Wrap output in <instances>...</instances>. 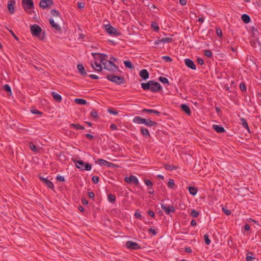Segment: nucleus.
I'll return each mask as SVG.
<instances>
[{
  "mask_svg": "<svg viewBox=\"0 0 261 261\" xmlns=\"http://www.w3.org/2000/svg\"><path fill=\"white\" fill-rule=\"evenodd\" d=\"M222 211L227 216H229L231 214V211L225 207H223Z\"/></svg>",
  "mask_w": 261,
  "mask_h": 261,
  "instance_id": "obj_49",
  "label": "nucleus"
},
{
  "mask_svg": "<svg viewBox=\"0 0 261 261\" xmlns=\"http://www.w3.org/2000/svg\"><path fill=\"white\" fill-rule=\"evenodd\" d=\"M108 161L103 160V159H98L96 161V163H97L100 166L105 165L106 166L107 164Z\"/></svg>",
  "mask_w": 261,
  "mask_h": 261,
  "instance_id": "obj_35",
  "label": "nucleus"
},
{
  "mask_svg": "<svg viewBox=\"0 0 261 261\" xmlns=\"http://www.w3.org/2000/svg\"><path fill=\"white\" fill-rule=\"evenodd\" d=\"M51 95L54 99L57 102H60L62 101L61 96L55 92H51Z\"/></svg>",
  "mask_w": 261,
  "mask_h": 261,
  "instance_id": "obj_23",
  "label": "nucleus"
},
{
  "mask_svg": "<svg viewBox=\"0 0 261 261\" xmlns=\"http://www.w3.org/2000/svg\"><path fill=\"white\" fill-rule=\"evenodd\" d=\"M141 87L144 90H150L155 93L159 92L162 88L160 83L153 81H149L147 83H142Z\"/></svg>",
  "mask_w": 261,
  "mask_h": 261,
  "instance_id": "obj_1",
  "label": "nucleus"
},
{
  "mask_svg": "<svg viewBox=\"0 0 261 261\" xmlns=\"http://www.w3.org/2000/svg\"><path fill=\"white\" fill-rule=\"evenodd\" d=\"M151 28L155 31H158L159 30V27L158 26V24L154 22H153L151 24Z\"/></svg>",
  "mask_w": 261,
  "mask_h": 261,
  "instance_id": "obj_43",
  "label": "nucleus"
},
{
  "mask_svg": "<svg viewBox=\"0 0 261 261\" xmlns=\"http://www.w3.org/2000/svg\"><path fill=\"white\" fill-rule=\"evenodd\" d=\"M30 30L33 36L38 37L42 31V29L37 24H34L30 27Z\"/></svg>",
  "mask_w": 261,
  "mask_h": 261,
  "instance_id": "obj_7",
  "label": "nucleus"
},
{
  "mask_svg": "<svg viewBox=\"0 0 261 261\" xmlns=\"http://www.w3.org/2000/svg\"><path fill=\"white\" fill-rule=\"evenodd\" d=\"M107 79L110 81L116 83L118 85H121L125 83V80L123 76L110 74L107 76Z\"/></svg>",
  "mask_w": 261,
  "mask_h": 261,
  "instance_id": "obj_2",
  "label": "nucleus"
},
{
  "mask_svg": "<svg viewBox=\"0 0 261 261\" xmlns=\"http://www.w3.org/2000/svg\"><path fill=\"white\" fill-rule=\"evenodd\" d=\"M133 122L139 124H144L146 122V119L141 118L139 116L135 117L133 120Z\"/></svg>",
  "mask_w": 261,
  "mask_h": 261,
  "instance_id": "obj_20",
  "label": "nucleus"
},
{
  "mask_svg": "<svg viewBox=\"0 0 261 261\" xmlns=\"http://www.w3.org/2000/svg\"><path fill=\"white\" fill-rule=\"evenodd\" d=\"M255 258L254 257L252 256V252H248L247 254L246 259L247 261H253V259Z\"/></svg>",
  "mask_w": 261,
  "mask_h": 261,
  "instance_id": "obj_32",
  "label": "nucleus"
},
{
  "mask_svg": "<svg viewBox=\"0 0 261 261\" xmlns=\"http://www.w3.org/2000/svg\"><path fill=\"white\" fill-rule=\"evenodd\" d=\"M139 75L143 80H146L149 77V73L146 69L141 70Z\"/></svg>",
  "mask_w": 261,
  "mask_h": 261,
  "instance_id": "obj_19",
  "label": "nucleus"
},
{
  "mask_svg": "<svg viewBox=\"0 0 261 261\" xmlns=\"http://www.w3.org/2000/svg\"><path fill=\"white\" fill-rule=\"evenodd\" d=\"M124 180L127 183L133 182L136 186H138L139 184L137 178L134 175H130L129 177H125L124 178Z\"/></svg>",
  "mask_w": 261,
  "mask_h": 261,
  "instance_id": "obj_11",
  "label": "nucleus"
},
{
  "mask_svg": "<svg viewBox=\"0 0 261 261\" xmlns=\"http://www.w3.org/2000/svg\"><path fill=\"white\" fill-rule=\"evenodd\" d=\"M216 32L218 36L220 38H222L223 36V33L221 30L219 28L217 27L216 28Z\"/></svg>",
  "mask_w": 261,
  "mask_h": 261,
  "instance_id": "obj_42",
  "label": "nucleus"
},
{
  "mask_svg": "<svg viewBox=\"0 0 261 261\" xmlns=\"http://www.w3.org/2000/svg\"><path fill=\"white\" fill-rule=\"evenodd\" d=\"M108 112L109 113L112 114L114 115H117L118 114V112L117 111H116L115 109L112 108H109L108 109Z\"/></svg>",
  "mask_w": 261,
  "mask_h": 261,
  "instance_id": "obj_39",
  "label": "nucleus"
},
{
  "mask_svg": "<svg viewBox=\"0 0 261 261\" xmlns=\"http://www.w3.org/2000/svg\"><path fill=\"white\" fill-rule=\"evenodd\" d=\"M189 191L192 195H195L197 192V189L194 187H189Z\"/></svg>",
  "mask_w": 261,
  "mask_h": 261,
  "instance_id": "obj_31",
  "label": "nucleus"
},
{
  "mask_svg": "<svg viewBox=\"0 0 261 261\" xmlns=\"http://www.w3.org/2000/svg\"><path fill=\"white\" fill-rule=\"evenodd\" d=\"M49 23L50 25L57 31L60 32L61 31V28L59 24L55 23L53 19H49Z\"/></svg>",
  "mask_w": 261,
  "mask_h": 261,
  "instance_id": "obj_17",
  "label": "nucleus"
},
{
  "mask_svg": "<svg viewBox=\"0 0 261 261\" xmlns=\"http://www.w3.org/2000/svg\"><path fill=\"white\" fill-rule=\"evenodd\" d=\"M91 66L93 69L97 72H100L102 70L101 64H99L97 61H95L94 63H91Z\"/></svg>",
  "mask_w": 261,
  "mask_h": 261,
  "instance_id": "obj_16",
  "label": "nucleus"
},
{
  "mask_svg": "<svg viewBox=\"0 0 261 261\" xmlns=\"http://www.w3.org/2000/svg\"><path fill=\"white\" fill-rule=\"evenodd\" d=\"M148 232L150 233H152L153 236H155L156 234L155 230L152 228H150L148 229Z\"/></svg>",
  "mask_w": 261,
  "mask_h": 261,
  "instance_id": "obj_55",
  "label": "nucleus"
},
{
  "mask_svg": "<svg viewBox=\"0 0 261 261\" xmlns=\"http://www.w3.org/2000/svg\"><path fill=\"white\" fill-rule=\"evenodd\" d=\"M92 55L93 57L95 59H99L100 63H103L105 61H108L107 59L108 55L105 54L92 53Z\"/></svg>",
  "mask_w": 261,
  "mask_h": 261,
  "instance_id": "obj_6",
  "label": "nucleus"
},
{
  "mask_svg": "<svg viewBox=\"0 0 261 261\" xmlns=\"http://www.w3.org/2000/svg\"><path fill=\"white\" fill-rule=\"evenodd\" d=\"M167 185L169 188L173 189L175 185L174 180L172 179H169Z\"/></svg>",
  "mask_w": 261,
  "mask_h": 261,
  "instance_id": "obj_37",
  "label": "nucleus"
},
{
  "mask_svg": "<svg viewBox=\"0 0 261 261\" xmlns=\"http://www.w3.org/2000/svg\"><path fill=\"white\" fill-rule=\"evenodd\" d=\"M22 5L25 11L34 9V2L32 0H22Z\"/></svg>",
  "mask_w": 261,
  "mask_h": 261,
  "instance_id": "obj_5",
  "label": "nucleus"
},
{
  "mask_svg": "<svg viewBox=\"0 0 261 261\" xmlns=\"http://www.w3.org/2000/svg\"><path fill=\"white\" fill-rule=\"evenodd\" d=\"M190 215L193 217H197L199 216V212L196 210H193L191 211Z\"/></svg>",
  "mask_w": 261,
  "mask_h": 261,
  "instance_id": "obj_44",
  "label": "nucleus"
},
{
  "mask_svg": "<svg viewBox=\"0 0 261 261\" xmlns=\"http://www.w3.org/2000/svg\"><path fill=\"white\" fill-rule=\"evenodd\" d=\"M148 215L151 216V217H154L155 216V214H154V213L153 212V211H152V210H149L148 212Z\"/></svg>",
  "mask_w": 261,
  "mask_h": 261,
  "instance_id": "obj_61",
  "label": "nucleus"
},
{
  "mask_svg": "<svg viewBox=\"0 0 261 261\" xmlns=\"http://www.w3.org/2000/svg\"><path fill=\"white\" fill-rule=\"evenodd\" d=\"M29 147L33 151L35 152H39V148H37L32 142L29 143Z\"/></svg>",
  "mask_w": 261,
  "mask_h": 261,
  "instance_id": "obj_26",
  "label": "nucleus"
},
{
  "mask_svg": "<svg viewBox=\"0 0 261 261\" xmlns=\"http://www.w3.org/2000/svg\"><path fill=\"white\" fill-rule=\"evenodd\" d=\"M250 229V226L248 224H246L244 226V229L246 231H248Z\"/></svg>",
  "mask_w": 261,
  "mask_h": 261,
  "instance_id": "obj_64",
  "label": "nucleus"
},
{
  "mask_svg": "<svg viewBox=\"0 0 261 261\" xmlns=\"http://www.w3.org/2000/svg\"><path fill=\"white\" fill-rule=\"evenodd\" d=\"M57 179L60 181H64L65 180V178L63 176H62L61 175H58L57 176Z\"/></svg>",
  "mask_w": 261,
  "mask_h": 261,
  "instance_id": "obj_58",
  "label": "nucleus"
},
{
  "mask_svg": "<svg viewBox=\"0 0 261 261\" xmlns=\"http://www.w3.org/2000/svg\"><path fill=\"white\" fill-rule=\"evenodd\" d=\"M241 121L242 125H243V126L245 128H246L248 132H250V129H249V127L248 125L247 124L246 120L245 119H244V118H241Z\"/></svg>",
  "mask_w": 261,
  "mask_h": 261,
  "instance_id": "obj_27",
  "label": "nucleus"
},
{
  "mask_svg": "<svg viewBox=\"0 0 261 261\" xmlns=\"http://www.w3.org/2000/svg\"><path fill=\"white\" fill-rule=\"evenodd\" d=\"M31 112L33 113V114H42V112H41L40 111H38V110H36V109H32L31 110Z\"/></svg>",
  "mask_w": 261,
  "mask_h": 261,
  "instance_id": "obj_57",
  "label": "nucleus"
},
{
  "mask_svg": "<svg viewBox=\"0 0 261 261\" xmlns=\"http://www.w3.org/2000/svg\"><path fill=\"white\" fill-rule=\"evenodd\" d=\"M85 136L86 138L89 140H92L94 138L93 136L89 134H87Z\"/></svg>",
  "mask_w": 261,
  "mask_h": 261,
  "instance_id": "obj_60",
  "label": "nucleus"
},
{
  "mask_svg": "<svg viewBox=\"0 0 261 261\" xmlns=\"http://www.w3.org/2000/svg\"><path fill=\"white\" fill-rule=\"evenodd\" d=\"M70 127H73L76 129H84L85 127L79 124L72 123L70 125Z\"/></svg>",
  "mask_w": 261,
  "mask_h": 261,
  "instance_id": "obj_29",
  "label": "nucleus"
},
{
  "mask_svg": "<svg viewBox=\"0 0 261 261\" xmlns=\"http://www.w3.org/2000/svg\"><path fill=\"white\" fill-rule=\"evenodd\" d=\"M50 14L54 16H58L60 15V13L55 9L51 10Z\"/></svg>",
  "mask_w": 261,
  "mask_h": 261,
  "instance_id": "obj_45",
  "label": "nucleus"
},
{
  "mask_svg": "<svg viewBox=\"0 0 261 261\" xmlns=\"http://www.w3.org/2000/svg\"><path fill=\"white\" fill-rule=\"evenodd\" d=\"M92 180L94 184H97L99 181V177L97 176H94L92 178Z\"/></svg>",
  "mask_w": 261,
  "mask_h": 261,
  "instance_id": "obj_50",
  "label": "nucleus"
},
{
  "mask_svg": "<svg viewBox=\"0 0 261 261\" xmlns=\"http://www.w3.org/2000/svg\"><path fill=\"white\" fill-rule=\"evenodd\" d=\"M75 164L77 168L82 170L90 171L92 168L91 164L85 163L83 161H77Z\"/></svg>",
  "mask_w": 261,
  "mask_h": 261,
  "instance_id": "obj_3",
  "label": "nucleus"
},
{
  "mask_svg": "<svg viewBox=\"0 0 261 261\" xmlns=\"http://www.w3.org/2000/svg\"><path fill=\"white\" fill-rule=\"evenodd\" d=\"M161 208L167 215L170 214V213L174 212L175 211V208L173 205L167 206L164 204H162Z\"/></svg>",
  "mask_w": 261,
  "mask_h": 261,
  "instance_id": "obj_10",
  "label": "nucleus"
},
{
  "mask_svg": "<svg viewBox=\"0 0 261 261\" xmlns=\"http://www.w3.org/2000/svg\"><path fill=\"white\" fill-rule=\"evenodd\" d=\"M107 32L111 35H115L117 34V30L111 25L108 24L105 26Z\"/></svg>",
  "mask_w": 261,
  "mask_h": 261,
  "instance_id": "obj_14",
  "label": "nucleus"
},
{
  "mask_svg": "<svg viewBox=\"0 0 261 261\" xmlns=\"http://www.w3.org/2000/svg\"><path fill=\"white\" fill-rule=\"evenodd\" d=\"M39 178L40 180L44 183L48 188H50L52 190L54 189V185L51 181L46 178L41 176L39 177Z\"/></svg>",
  "mask_w": 261,
  "mask_h": 261,
  "instance_id": "obj_12",
  "label": "nucleus"
},
{
  "mask_svg": "<svg viewBox=\"0 0 261 261\" xmlns=\"http://www.w3.org/2000/svg\"><path fill=\"white\" fill-rule=\"evenodd\" d=\"M102 64L103 65L105 69L110 71H115L118 69V66L112 62V61L108 60L107 61H105L104 63H102Z\"/></svg>",
  "mask_w": 261,
  "mask_h": 261,
  "instance_id": "obj_4",
  "label": "nucleus"
},
{
  "mask_svg": "<svg viewBox=\"0 0 261 261\" xmlns=\"http://www.w3.org/2000/svg\"><path fill=\"white\" fill-rule=\"evenodd\" d=\"M53 5V0H41L39 2V6L43 9L50 8Z\"/></svg>",
  "mask_w": 261,
  "mask_h": 261,
  "instance_id": "obj_8",
  "label": "nucleus"
},
{
  "mask_svg": "<svg viewBox=\"0 0 261 261\" xmlns=\"http://www.w3.org/2000/svg\"><path fill=\"white\" fill-rule=\"evenodd\" d=\"M181 110L185 112L188 115H191V111L188 105L186 104H182L181 105Z\"/></svg>",
  "mask_w": 261,
  "mask_h": 261,
  "instance_id": "obj_18",
  "label": "nucleus"
},
{
  "mask_svg": "<svg viewBox=\"0 0 261 261\" xmlns=\"http://www.w3.org/2000/svg\"><path fill=\"white\" fill-rule=\"evenodd\" d=\"M241 18L242 20L246 23H248L251 20L249 16L246 14H243L242 15Z\"/></svg>",
  "mask_w": 261,
  "mask_h": 261,
  "instance_id": "obj_24",
  "label": "nucleus"
},
{
  "mask_svg": "<svg viewBox=\"0 0 261 261\" xmlns=\"http://www.w3.org/2000/svg\"><path fill=\"white\" fill-rule=\"evenodd\" d=\"M15 4V1L14 0H10L8 2V9L9 12L11 14H14L15 12L14 5Z\"/></svg>",
  "mask_w": 261,
  "mask_h": 261,
  "instance_id": "obj_13",
  "label": "nucleus"
},
{
  "mask_svg": "<svg viewBox=\"0 0 261 261\" xmlns=\"http://www.w3.org/2000/svg\"><path fill=\"white\" fill-rule=\"evenodd\" d=\"M159 81L163 84H169V81L166 77L160 76L159 77Z\"/></svg>",
  "mask_w": 261,
  "mask_h": 261,
  "instance_id": "obj_41",
  "label": "nucleus"
},
{
  "mask_svg": "<svg viewBox=\"0 0 261 261\" xmlns=\"http://www.w3.org/2000/svg\"><path fill=\"white\" fill-rule=\"evenodd\" d=\"M161 41L164 43H169L172 42L173 41V39L171 37H166L161 39Z\"/></svg>",
  "mask_w": 261,
  "mask_h": 261,
  "instance_id": "obj_30",
  "label": "nucleus"
},
{
  "mask_svg": "<svg viewBox=\"0 0 261 261\" xmlns=\"http://www.w3.org/2000/svg\"><path fill=\"white\" fill-rule=\"evenodd\" d=\"M88 196L90 198H94L95 197V194L92 192H90L88 193Z\"/></svg>",
  "mask_w": 261,
  "mask_h": 261,
  "instance_id": "obj_62",
  "label": "nucleus"
},
{
  "mask_svg": "<svg viewBox=\"0 0 261 261\" xmlns=\"http://www.w3.org/2000/svg\"><path fill=\"white\" fill-rule=\"evenodd\" d=\"M144 124L149 127L156 125V123L155 122L151 121L149 119H146V122H144Z\"/></svg>",
  "mask_w": 261,
  "mask_h": 261,
  "instance_id": "obj_28",
  "label": "nucleus"
},
{
  "mask_svg": "<svg viewBox=\"0 0 261 261\" xmlns=\"http://www.w3.org/2000/svg\"><path fill=\"white\" fill-rule=\"evenodd\" d=\"M144 182L145 184V185L147 186H152V182L149 179H145L144 180Z\"/></svg>",
  "mask_w": 261,
  "mask_h": 261,
  "instance_id": "obj_51",
  "label": "nucleus"
},
{
  "mask_svg": "<svg viewBox=\"0 0 261 261\" xmlns=\"http://www.w3.org/2000/svg\"><path fill=\"white\" fill-rule=\"evenodd\" d=\"M240 88L241 90L242 91H244L246 90V85L245 84L243 83H241L240 84Z\"/></svg>",
  "mask_w": 261,
  "mask_h": 261,
  "instance_id": "obj_56",
  "label": "nucleus"
},
{
  "mask_svg": "<svg viewBox=\"0 0 261 261\" xmlns=\"http://www.w3.org/2000/svg\"><path fill=\"white\" fill-rule=\"evenodd\" d=\"M165 168L166 169L170 171H172L173 170H176L177 169V168L175 166L172 165H165Z\"/></svg>",
  "mask_w": 261,
  "mask_h": 261,
  "instance_id": "obj_36",
  "label": "nucleus"
},
{
  "mask_svg": "<svg viewBox=\"0 0 261 261\" xmlns=\"http://www.w3.org/2000/svg\"><path fill=\"white\" fill-rule=\"evenodd\" d=\"M90 115L92 117L95 119H97L99 118V116L97 114V112L96 110L93 109L90 113Z\"/></svg>",
  "mask_w": 261,
  "mask_h": 261,
  "instance_id": "obj_33",
  "label": "nucleus"
},
{
  "mask_svg": "<svg viewBox=\"0 0 261 261\" xmlns=\"http://www.w3.org/2000/svg\"><path fill=\"white\" fill-rule=\"evenodd\" d=\"M3 88H4V90H5L6 91L11 93V88L8 85H7V84L5 85L4 86Z\"/></svg>",
  "mask_w": 261,
  "mask_h": 261,
  "instance_id": "obj_48",
  "label": "nucleus"
},
{
  "mask_svg": "<svg viewBox=\"0 0 261 261\" xmlns=\"http://www.w3.org/2000/svg\"><path fill=\"white\" fill-rule=\"evenodd\" d=\"M153 111H154V110L146 109H143L142 110V112H147V113H153Z\"/></svg>",
  "mask_w": 261,
  "mask_h": 261,
  "instance_id": "obj_54",
  "label": "nucleus"
},
{
  "mask_svg": "<svg viewBox=\"0 0 261 261\" xmlns=\"http://www.w3.org/2000/svg\"><path fill=\"white\" fill-rule=\"evenodd\" d=\"M185 63L186 65L189 68L195 70L196 68V65L194 62L190 59H186L185 60Z\"/></svg>",
  "mask_w": 261,
  "mask_h": 261,
  "instance_id": "obj_15",
  "label": "nucleus"
},
{
  "mask_svg": "<svg viewBox=\"0 0 261 261\" xmlns=\"http://www.w3.org/2000/svg\"><path fill=\"white\" fill-rule=\"evenodd\" d=\"M106 166L108 167H110V168H115V167H117V166L115 165L114 164L111 163V162H108Z\"/></svg>",
  "mask_w": 261,
  "mask_h": 261,
  "instance_id": "obj_52",
  "label": "nucleus"
},
{
  "mask_svg": "<svg viewBox=\"0 0 261 261\" xmlns=\"http://www.w3.org/2000/svg\"><path fill=\"white\" fill-rule=\"evenodd\" d=\"M124 64L125 65V66L127 68H128L129 69H133L134 68L132 63L129 61H124Z\"/></svg>",
  "mask_w": 261,
  "mask_h": 261,
  "instance_id": "obj_38",
  "label": "nucleus"
},
{
  "mask_svg": "<svg viewBox=\"0 0 261 261\" xmlns=\"http://www.w3.org/2000/svg\"><path fill=\"white\" fill-rule=\"evenodd\" d=\"M126 247L129 249L137 250L139 249L140 246L136 242H133L130 241H128L125 243Z\"/></svg>",
  "mask_w": 261,
  "mask_h": 261,
  "instance_id": "obj_9",
  "label": "nucleus"
},
{
  "mask_svg": "<svg viewBox=\"0 0 261 261\" xmlns=\"http://www.w3.org/2000/svg\"><path fill=\"white\" fill-rule=\"evenodd\" d=\"M77 6L79 8H84L85 4L82 2H78Z\"/></svg>",
  "mask_w": 261,
  "mask_h": 261,
  "instance_id": "obj_59",
  "label": "nucleus"
},
{
  "mask_svg": "<svg viewBox=\"0 0 261 261\" xmlns=\"http://www.w3.org/2000/svg\"><path fill=\"white\" fill-rule=\"evenodd\" d=\"M204 240L207 245H209L211 243V240L208 238L207 234H205L204 235Z\"/></svg>",
  "mask_w": 261,
  "mask_h": 261,
  "instance_id": "obj_46",
  "label": "nucleus"
},
{
  "mask_svg": "<svg viewBox=\"0 0 261 261\" xmlns=\"http://www.w3.org/2000/svg\"><path fill=\"white\" fill-rule=\"evenodd\" d=\"M204 55L208 58L212 57V53L210 50H205L204 51Z\"/></svg>",
  "mask_w": 261,
  "mask_h": 261,
  "instance_id": "obj_47",
  "label": "nucleus"
},
{
  "mask_svg": "<svg viewBox=\"0 0 261 261\" xmlns=\"http://www.w3.org/2000/svg\"><path fill=\"white\" fill-rule=\"evenodd\" d=\"M213 128L216 132L218 133H222L225 132L224 128L220 125L214 124L213 126Z\"/></svg>",
  "mask_w": 261,
  "mask_h": 261,
  "instance_id": "obj_21",
  "label": "nucleus"
},
{
  "mask_svg": "<svg viewBox=\"0 0 261 261\" xmlns=\"http://www.w3.org/2000/svg\"><path fill=\"white\" fill-rule=\"evenodd\" d=\"M74 101L76 104L85 105L87 104V101L82 98H75Z\"/></svg>",
  "mask_w": 261,
  "mask_h": 261,
  "instance_id": "obj_25",
  "label": "nucleus"
},
{
  "mask_svg": "<svg viewBox=\"0 0 261 261\" xmlns=\"http://www.w3.org/2000/svg\"><path fill=\"white\" fill-rule=\"evenodd\" d=\"M141 133L144 136H149L150 135L148 130L144 127H141Z\"/></svg>",
  "mask_w": 261,
  "mask_h": 261,
  "instance_id": "obj_34",
  "label": "nucleus"
},
{
  "mask_svg": "<svg viewBox=\"0 0 261 261\" xmlns=\"http://www.w3.org/2000/svg\"><path fill=\"white\" fill-rule=\"evenodd\" d=\"M162 58L166 62H171L172 59L169 56H163Z\"/></svg>",
  "mask_w": 261,
  "mask_h": 261,
  "instance_id": "obj_53",
  "label": "nucleus"
},
{
  "mask_svg": "<svg viewBox=\"0 0 261 261\" xmlns=\"http://www.w3.org/2000/svg\"><path fill=\"white\" fill-rule=\"evenodd\" d=\"M77 68L81 75L83 76L87 75V72L82 64H78L77 66Z\"/></svg>",
  "mask_w": 261,
  "mask_h": 261,
  "instance_id": "obj_22",
  "label": "nucleus"
},
{
  "mask_svg": "<svg viewBox=\"0 0 261 261\" xmlns=\"http://www.w3.org/2000/svg\"><path fill=\"white\" fill-rule=\"evenodd\" d=\"M108 200L112 203H114L116 200L115 196L113 194H109L108 196Z\"/></svg>",
  "mask_w": 261,
  "mask_h": 261,
  "instance_id": "obj_40",
  "label": "nucleus"
},
{
  "mask_svg": "<svg viewBox=\"0 0 261 261\" xmlns=\"http://www.w3.org/2000/svg\"><path fill=\"white\" fill-rule=\"evenodd\" d=\"M197 62L198 64H199L200 65H203L204 62H203V60H202V59L201 58H198L197 59Z\"/></svg>",
  "mask_w": 261,
  "mask_h": 261,
  "instance_id": "obj_63",
  "label": "nucleus"
}]
</instances>
